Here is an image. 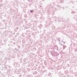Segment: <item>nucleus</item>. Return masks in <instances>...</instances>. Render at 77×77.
Returning <instances> with one entry per match:
<instances>
[{
	"label": "nucleus",
	"instance_id": "1",
	"mask_svg": "<svg viewBox=\"0 0 77 77\" xmlns=\"http://www.w3.org/2000/svg\"><path fill=\"white\" fill-rule=\"evenodd\" d=\"M30 12H33V11L31 10V11H30Z\"/></svg>",
	"mask_w": 77,
	"mask_h": 77
}]
</instances>
